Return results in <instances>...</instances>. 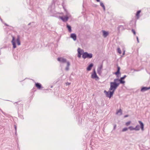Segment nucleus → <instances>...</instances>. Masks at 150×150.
<instances>
[{
	"mask_svg": "<svg viewBox=\"0 0 150 150\" xmlns=\"http://www.w3.org/2000/svg\"><path fill=\"white\" fill-rule=\"evenodd\" d=\"M117 51H118V52L120 54H121V50H120V48H117Z\"/></svg>",
	"mask_w": 150,
	"mask_h": 150,
	"instance_id": "nucleus-26",
	"label": "nucleus"
},
{
	"mask_svg": "<svg viewBox=\"0 0 150 150\" xmlns=\"http://www.w3.org/2000/svg\"><path fill=\"white\" fill-rule=\"evenodd\" d=\"M59 18L64 22L67 21L69 19V17L67 15L64 16H59Z\"/></svg>",
	"mask_w": 150,
	"mask_h": 150,
	"instance_id": "nucleus-5",
	"label": "nucleus"
},
{
	"mask_svg": "<svg viewBox=\"0 0 150 150\" xmlns=\"http://www.w3.org/2000/svg\"><path fill=\"white\" fill-rule=\"evenodd\" d=\"M126 77V75H125L123 77H121V78L124 79Z\"/></svg>",
	"mask_w": 150,
	"mask_h": 150,
	"instance_id": "nucleus-29",
	"label": "nucleus"
},
{
	"mask_svg": "<svg viewBox=\"0 0 150 150\" xmlns=\"http://www.w3.org/2000/svg\"><path fill=\"white\" fill-rule=\"evenodd\" d=\"M117 68V72L115 73V74L117 75L119 74H120V68L118 66Z\"/></svg>",
	"mask_w": 150,
	"mask_h": 150,
	"instance_id": "nucleus-18",
	"label": "nucleus"
},
{
	"mask_svg": "<svg viewBox=\"0 0 150 150\" xmlns=\"http://www.w3.org/2000/svg\"><path fill=\"white\" fill-rule=\"evenodd\" d=\"M120 84L119 83H117L114 81L113 82H111L110 83V87L109 90L113 92L114 93Z\"/></svg>",
	"mask_w": 150,
	"mask_h": 150,
	"instance_id": "nucleus-1",
	"label": "nucleus"
},
{
	"mask_svg": "<svg viewBox=\"0 0 150 150\" xmlns=\"http://www.w3.org/2000/svg\"><path fill=\"white\" fill-rule=\"evenodd\" d=\"M100 5L103 7V8L104 10H105V6L103 3H102V2H100Z\"/></svg>",
	"mask_w": 150,
	"mask_h": 150,
	"instance_id": "nucleus-25",
	"label": "nucleus"
},
{
	"mask_svg": "<svg viewBox=\"0 0 150 150\" xmlns=\"http://www.w3.org/2000/svg\"><path fill=\"white\" fill-rule=\"evenodd\" d=\"M91 78L95 79L96 80H98L99 79V78L97 76L95 70L94 71L93 73L91 75Z\"/></svg>",
	"mask_w": 150,
	"mask_h": 150,
	"instance_id": "nucleus-4",
	"label": "nucleus"
},
{
	"mask_svg": "<svg viewBox=\"0 0 150 150\" xmlns=\"http://www.w3.org/2000/svg\"><path fill=\"white\" fill-rule=\"evenodd\" d=\"M70 84V83H69L67 82L66 83V84L67 85H69Z\"/></svg>",
	"mask_w": 150,
	"mask_h": 150,
	"instance_id": "nucleus-30",
	"label": "nucleus"
},
{
	"mask_svg": "<svg viewBox=\"0 0 150 150\" xmlns=\"http://www.w3.org/2000/svg\"><path fill=\"white\" fill-rule=\"evenodd\" d=\"M128 129V128H127L126 127L122 129V132H124L126 131H127V130Z\"/></svg>",
	"mask_w": 150,
	"mask_h": 150,
	"instance_id": "nucleus-24",
	"label": "nucleus"
},
{
	"mask_svg": "<svg viewBox=\"0 0 150 150\" xmlns=\"http://www.w3.org/2000/svg\"><path fill=\"white\" fill-rule=\"evenodd\" d=\"M15 129H16V127H15Z\"/></svg>",
	"mask_w": 150,
	"mask_h": 150,
	"instance_id": "nucleus-34",
	"label": "nucleus"
},
{
	"mask_svg": "<svg viewBox=\"0 0 150 150\" xmlns=\"http://www.w3.org/2000/svg\"><path fill=\"white\" fill-rule=\"evenodd\" d=\"M35 86L38 89H40L42 88L41 85L38 83H36L35 84Z\"/></svg>",
	"mask_w": 150,
	"mask_h": 150,
	"instance_id": "nucleus-10",
	"label": "nucleus"
},
{
	"mask_svg": "<svg viewBox=\"0 0 150 150\" xmlns=\"http://www.w3.org/2000/svg\"><path fill=\"white\" fill-rule=\"evenodd\" d=\"M17 42L18 45H20L21 43H20V38H19V36H18V38L17 39Z\"/></svg>",
	"mask_w": 150,
	"mask_h": 150,
	"instance_id": "nucleus-19",
	"label": "nucleus"
},
{
	"mask_svg": "<svg viewBox=\"0 0 150 150\" xmlns=\"http://www.w3.org/2000/svg\"><path fill=\"white\" fill-rule=\"evenodd\" d=\"M104 93L106 94V96L110 98L113 95L114 92L111 91L109 92H107L105 90L104 91Z\"/></svg>",
	"mask_w": 150,
	"mask_h": 150,
	"instance_id": "nucleus-3",
	"label": "nucleus"
},
{
	"mask_svg": "<svg viewBox=\"0 0 150 150\" xmlns=\"http://www.w3.org/2000/svg\"><path fill=\"white\" fill-rule=\"evenodd\" d=\"M123 79L121 78L120 79H114V81H116L117 83H119V82H120V83L124 84L125 83V81H123Z\"/></svg>",
	"mask_w": 150,
	"mask_h": 150,
	"instance_id": "nucleus-7",
	"label": "nucleus"
},
{
	"mask_svg": "<svg viewBox=\"0 0 150 150\" xmlns=\"http://www.w3.org/2000/svg\"><path fill=\"white\" fill-rule=\"evenodd\" d=\"M141 12V11L139 10L136 13V16L137 17V19H138L139 17V14Z\"/></svg>",
	"mask_w": 150,
	"mask_h": 150,
	"instance_id": "nucleus-20",
	"label": "nucleus"
},
{
	"mask_svg": "<svg viewBox=\"0 0 150 150\" xmlns=\"http://www.w3.org/2000/svg\"><path fill=\"white\" fill-rule=\"evenodd\" d=\"M93 64H91L87 67V70L88 71H90L91 69V68L93 67Z\"/></svg>",
	"mask_w": 150,
	"mask_h": 150,
	"instance_id": "nucleus-15",
	"label": "nucleus"
},
{
	"mask_svg": "<svg viewBox=\"0 0 150 150\" xmlns=\"http://www.w3.org/2000/svg\"><path fill=\"white\" fill-rule=\"evenodd\" d=\"M137 40L138 42H139V39H138V37H137Z\"/></svg>",
	"mask_w": 150,
	"mask_h": 150,
	"instance_id": "nucleus-31",
	"label": "nucleus"
},
{
	"mask_svg": "<svg viewBox=\"0 0 150 150\" xmlns=\"http://www.w3.org/2000/svg\"><path fill=\"white\" fill-rule=\"evenodd\" d=\"M57 60L59 62L63 63L65 62H66V59H65L62 57L58 58H57Z\"/></svg>",
	"mask_w": 150,
	"mask_h": 150,
	"instance_id": "nucleus-9",
	"label": "nucleus"
},
{
	"mask_svg": "<svg viewBox=\"0 0 150 150\" xmlns=\"http://www.w3.org/2000/svg\"><path fill=\"white\" fill-rule=\"evenodd\" d=\"M81 55L80 54H78V57L79 58H80L81 57Z\"/></svg>",
	"mask_w": 150,
	"mask_h": 150,
	"instance_id": "nucleus-28",
	"label": "nucleus"
},
{
	"mask_svg": "<svg viewBox=\"0 0 150 150\" xmlns=\"http://www.w3.org/2000/svg\"><path fill=\"white\" fill-rule=\"evenodd\" d=\"M122 114V110L121 109H120L117 111L116 114L117 115H121Z\"/></svg>",
	"mask_w": 150,
	"mask_h": 150,
	"instance_id": "nucleus-17",
	"label": "nucleus"
},
{
	"mask_svg": "<svg viewBox=\"0 0 150 150\" xmlns=\"http://www.w3.org/2000/svg\"><path fill=\"white\" fill-rule=\"evenodd\" d=\"M78 54H82L84 53L83 51V50H81L80 48H78Z\"/></svg>",
	"mask_w": 150,
	"mask_h": 150,
	"instance_id": "nucleus-14",
	"label": "nucleus"
},
{
	"mask_svg": "<svg viewBox=\"0 0 150 150\" xmlns=\"http://www.w3.org/2000/svg\"><path fill=\"white\" fill-rule=\"evenodd\" d=\"M67 66L66 68L65 69L67 71L69 69V66L70 65V63H69V62H67Z\"/></svg>",
	"mask_w": 150,
	"mask_h": 150,
	"instance_id": "nucleus-22",
	"label": "nucleus"
},
{
	"mask_svg": "<svg viewBox=\"0 0 150 150\" xmlns=\"http://www.w3.org/2000/svg\"><path fill=\"white\" fill-rule=\"evenodd\" d=\"M128 129H129L130 130H139L140 129L139 126L138 125L136 126L135 128L133 127L132 126H130L128 127Z\"/></svg>",
	"mask_w": 150,
	"mask_h": 150,
	"instance_id": "nucleus-6",
	"label": "nucleus"
},
{
	"mask_svg": "<svg viewBox=\"0 0 150 150\" xmlns=\"http://www.w3.org/2000/svg\"><path fill=\"white\" fill-rule=\"evenodd\" d=\"M84 59L86 58H91L92 57V54H88L86 52L83 53L82 56Z\"/></svg>",
	"mask_w": 150,
	"mask_h": 150,
	"instance_id": "nucleus-2",
	"label": "nucleus"
},
{
	"mask_svg": "<svg viewBox=\"0 0 150 150\" xmlns=\"http://www.w3.org/2000/svg\"><path fill=\"white\" fill-rule=\"evenodd\" d=\"M132 31L134 34V35H135L136 34V32L134 30H132Z\"/></svg>",
	"mask_w": 150,
	"mask_h": 150,
	"instance_id": "nucleus-27",
	"label": "nucleus"
},
{
	"mask_svg": "<svg viewBox=\"0 0 150 150\" xmlns=\"http://www.w3.org/2000/svg\"><path fill=\"white\" fill-rule=\"evenodd\" d=\"M96 1L97 2H99V1H100V0H96Z\"/></svg>",
	"mask_w": 150,
	"mask_h": 150,
	"instance_id": "nucleus-33",
	"label": "nucleus"
},
{
	"mask_svg": "<svg viewBox=\"0 0 150 150\" xmlns=\"http://www.w3.org/2000/svg\"><path fill=\"white\" fill-rule=\"evenodd\" d=\"M131 123V121H129L125 123V125L126 126H128L130 125Z\"/></svg>",
	"mask_w": 150,
	"mask_h": 150,
	"instance_id": "nucleus-23",
	"label": "nucleus"
},
{
	"mask_svg": "<svg viewBox=\"0 0 150 150\" xmlns=\"http://www.w3.org/2000/svg\"><path fill=\"white\" fill-rule=\"evenodd\" d=\"M71 37L74 40H75L76 39V35L75 34H71Z\"/></svg>",
	"mask_w": 150,
	"mask_h": 150,
	"instance_id": "nucleus-13",
	"label": "nucleus"
},
{
	"mask_svg": "<svg viewBox=\"0 0 150 150\" xmlns=\"http://www.w3.org/2000/svg\"><path fill=\"white\" fill-rule=\"evenodd\" d=\"M128 115H125V116L124 117H128Z\"/></svg>",
	"mask_w": 150,
	"mask_h": 150,
	"instance_id": "nucleus-32",
	"label": "nucleus"
},
{
	"mask_svg": "<svg viewBox=\"0 0 150 150\" xmlns=\"http://www.w3.org/2000/svg\"><path fill=\"white\" fill-rule=\"evenodd\" d=\"M139 122L140 124L142 130L143 131L144 130V125L143 123L140 121H139Z\"/></svg>",
	"mask_w": 150,
	"mask_h": 150,
	"instance_id": "nucleus-11",
	"label": "nucleus"
},
{
	"mask_svg": "<svg viewBox=\"0 0 150 150\" xmlns=\"http://www.w3.org/2000/svg\"><path fill=\"white\" fill-rule=\"evenodd\" d=\"M67 27L68 28L69 32H71V27L70 25H69L68 24L67 25Z\"/></svg>",
	"mask_w": 150,
	"mask_h": 150,
	"instance_id": "nucleus-21",
	"label": "nucleus"
},
{
	"mask_svg": "<svg viewBox=\"0 0 150 150\" xmlns=\"http://www.w3.org/2000/svg\"><path fill=\"white\" fill-rule=\"evenodd\" d=\"M103 35L104 37H106L108 34V33L107 32L103 30Z\"/></svg>",
	"mask_w": 150,
	"mask_h": 150,
	"instance_id": "nucleus-16",
	"label": "nucleus"
},
{
	"mask_svg": "<svg viewBox=\"0 0 150 150\" xmlns=\"http://www.w3.org/2000/svg\"><path fill=\"white\" fill-rule=\"evenodd\" d=\"M150 89V87H144L142 88L141 89V91H147Z\"/></svg>",
	"mask_w": 150,
	"mask_h": 150,
	"instance_id": "nucleus-12",
	"label": "nucleus"
},
{
	"mask_svg": "<svg viewBox=\"0 0 150 150\" xmlns=\"http://www.w3.org/2000/svg\"><path fill=\"white\" fill-rule=\"evenodd\" d=\"M12 44L13 45V48H15L16 47V46L15 41V38L14 37L12 36V40L11 41Z\"/></svg>",
	"mask_w": 150,
	"mask_h": 150,
	"instance_id": "nucleus-8",
	"label": "nucleus"
}]
</instances>
